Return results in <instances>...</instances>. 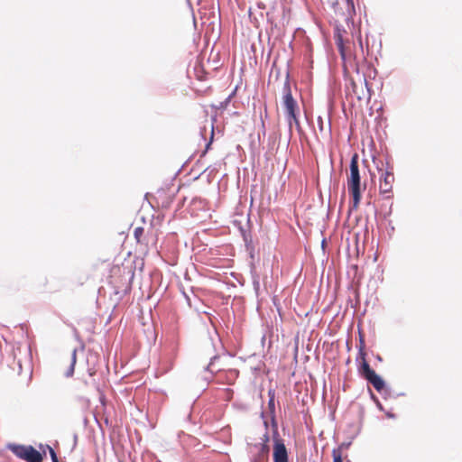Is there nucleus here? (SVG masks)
Wrapping results in <instances>:
<instances>
[{
  "label": "nucleus",
  "mask_w": 462,
  "mask_h": 462,
  "mask_svg": "<svg viewBox=\"0 0 462 462\" xmlns=\"http://www.w3.org/2000/svg\"><path fill=\"white\" fill-rule=\"evenodd\" d=\"M386 416H387L388 418H394V417H395V415H394L393 413L389 412V411H388V412H386Z\"/></svg>",
  "instance_id": "17"
},
{
  "label": "nucleus",
  "mask_w": 462,
  "mask_h": 462,
  "mask_svg": "<svg viewBox=\"0 0 462 462\" xmlns=\"http://www.w3.org/2000/svg\"><path fill=\"white\" fill-rule=\"evenodd\" d=\"M348 190L353 197V208H356L361 199L358 156L354 154L350 162V176L347 179Z\"/></svg>",
  "instance_id": "1"
},
{
  "label": "nucleus",
  "mask_w": 462,
  "mask_h": 462,
  "mask_svg": "<svg viewBox=\"0 0 462 462\" xmlns=\"http://www.w3.org/2000/svg\"><path fill=\"white\" fill-rule=\"evenodd\" d=\"M273 462H289L287 448L279 439L274 441Z\"/></svg>",
  "instance_id": "5"
},
{
  "label": "nucleus",
  "mask_w": 462,
  "mask_h": 462,
  "mask_svg": "<svg viewBox=\"0 0 462 462\" xmlns=\"http://www.w3.org/2000/svg\"><path fill=\"white\" fill-rule=\"evenodd\" d=\"M378 408H379L381 411H383V407H382V405H381L380 403H378Z\"/></svg>",
  "instance_id": "20"
},
{
  "label": "nucleus",
  "mask_w": 462,
  "mask_h": 462,
  "mask_svg": "<svg viewBox=\"0 0 462 462\" xmlns=\"http://www.w3.org/2000/svg\"><path fill=\"white\" fill-rule=\"evenodd\" d=\"M49 450H50V455H51L52 462H59L57 455H56L55 451L53 450V448L49 447Z\"/></svg>",
  "instance_id": "12"
},
{
  "label": "nucleus",
  "mask_w": 462,
  "mask_h": 462,
  "mask_svg": "<svg viewBox=\"0 0 462 462\" xmlns=\"http://www.w3.org/2000/svg\"><path fill=\"white\" fill-rule=\"evenodd\" d=\"M269 440V436L267 433H265L263 437V441L255 444L254 447L258 448L259 453L263 456H267L269 453V447L267 445V442Z\"/></svg>",
  "instance_id": "8"
},
{
  "label": "nucleus",
  "mask_w": 462,
  "mask_h": 462,
  "mask_svg": "<svg viewBox=\"0 0 462 462\" xmlns=\"http://www.w3.org/2000/svg\"><path fill=\"white\" fill-rule=\"evenodd\" d=\"M351 85H352V88H353V92L357 96L358 99H361V97H360V95H359V93L357 91L356 84L354 81H352Z\"/></svg>",
  "instance_id": "13"
},
{
  "label": "nucleus",
  "mask_w": 462,
  "mask_h": 462,
  "mask_svg": "<svg viewBox=\"0 0 462 462\" xmlns=\"http://www.w3.org/2000/svg\"><path fill=\"white\" fill-rule=\"evenodd\" d=\"M268 407L272 415V418H274L275 413V402H274V396L272 395L268 402Z\"/></svg>",
  "instance_id": "11"
},
{
  "label": "nucleus",
  "mask_w": 462,
  "mask_h": 462,
  "mask_svg": "<svg viewBox=\"0 0 462 462\" xmlns=\"http://www.w3.org/2000/svg\"><path fill=\"white\" fill-rule=\"evenodd\" d=\"M143 229L142 227L135 228V230H134L135 237L138 238L139 236H141L143 234Z\"/></svg>",
  "instance_id": "15"
},
{
  "label": "nucleus",
  "mask_w": 462,
  "mask_h": 462,
  "mask_svg": "<svg viewBox=\"0 0 462 462\" xmlns=\"http://www.w3.org/2000/svg\"><path fill=\"white\" fill-rule=\"evenodd\" d=\"M366 380L374 387L377 392H382L385 386V383L383 378L375 372L370 376H367Z\"/></svg>",
  "instance_id": "6"
},
{
  "label": "nucleus",
  "mask_w": 462,
  "mask_h": 462,
  "mask_svg": "<svg viewBox=\"0 0 462 462\" xmlns=\"http://www.w3.org/2000/svg\"><path fill=\"white\" fill-rule=\"evenodd\" d=\"M217 357V356H214L212 359H211V362L210 364H213V361L216 360Z\"/></svg>",
  "instance_id": "18"
},
{
  "label": "nucleus",
  "mask_w": 462,
  "mask_h": 462,
  "mask_svg": "<svg viewBox=\"0 0 462 462\" xmlns=\"http://www.w3.org/2000/svg\"><path fill=\"white\" fill-rule=\"evenodd\" d=\"M282 106L284 108V113L286 117H293L295 118V114H300V108L297 101L294 99L291 94V83L289 80V75H287L286 79L282 88Z\"/></svg>",
  "instance_id": "2"
},
{
  "label": "nucleus",
  "mask_w": 462,
  "mask_h": 462,
  "mask_svg": "<svg viewBox=\"0 0 462 462\" xmlns=\"http://www.w3.org/2000/svg\"><path fill=\"white\" fill-rule=\"evenodd\" d=\"M393 181L394 176L391 171H385L384 172H382L379 187L380 193L385 195L386 198H391Z\"/></svg>",
  "instance_id": "4"
},
{
  "label": "nucleus",
  "mask_w": 462,
  "mask_h": 462,
  "mask_svg": "<svg viewBox=\"0 0 462 462\" xmlns=\"http://www.w3.org/2000/svg\"><path fill=\"white\" fill-rule=\"evenodd\" d=\"M364 83L367 87V81H366L365 78H364Z\"/></svg>",
  "instance_id": "19"
},
{
  "label": "nucleus",
  "mask_w": 462,
  "mask_h": 462,
  "mask_svg": "<svg viewBox=\"0 0 462 462\" xmlns=\"http://www.w3.org/2000/svg\"><path fill=\"white\" fill-rule=\"evenodd\" d=\"M10 450L19 458L25 460L26 462H42V456L32 446L24 445H11Z\"/></svg>",
  "instance_id": "3"
},
{
  "label": "nucleus",
  "mask_w": 462,
  "mask_h": 462,
  "mask_svg": "<svg viewBox=\"0 0 462 462\" xmlns=\"http://www.w3.org/2000/svg\"><path fill=\"white\" fill-rule=\"evenodd\" d=\"M299 115L300 114H295V118H293V117H286L288 125H289L290 132L291 131V128H292L293 125H295L298 130L300 129V121H299Z\"/></svg>",
  "instance_id": "10"
},
{
  "label": "nucleus",
  "mask_w": 462,
  "mask_h": 462,
  "mask_svg": "<svg viewBox=\"0 0 462 462\" xmlns=\"http://www.w3.org/2000/svg\"><path fill=\"white\" fill-rule=\"evenodd\" d=\"M333 457L334 462H343L341 456L339 454H337L335 450L333 451Z\"/></svg>",
  "instance_id": "14"
},
{
  "label": "nucleus",
  "mask_w": 462,
  "mask_h": 462,
  "mask_svg": "<svg viewBox=\"0 0 462 462\" xmlns=\"http://www.w3.org/2000/svg\"><path fill=\"white\" fill-rule=\"evenodd\" d=\"M347 5L354 11V3L353 0H346Z\"/></svg>",
  "instance_id": "16"
},
{
  "label": "nucleus",
  "mask_w": 462,
  "mask_h": 462,
  "mask_svg": "<svg viewBox=\"0 0 462 462\" xmlns=\"http://www.w3.org/2000/svg\"><path fill=\"white\" fill-rule=\"evenodd\" d=\"M361 355L363 356V363L360 367V372H361L362 375L366 379L367 376H370L372 374L374 373V371L370 367L369 364L365 360V357H364L365 354L361 353Z\"/></svg>",
  "instance_id": "9"
},
{
  "label": "nucleus",
  "mask_w": 462,
  "mask_h": 462,
  "mask_svg": "<svg viewBox=\"0 0 462 462\" xmlns=\"http://www.w3.org/2000/svg\"><path fill=\"white\" fill-rule=\"evenodd\" d=\"M69 365L67 371L64 373L66 377H71L74 374L75 365L77 363V349L74 348L69 356Z\"/></svg>",
  "instance_id": "7"
}]
</instances>
